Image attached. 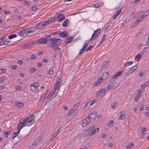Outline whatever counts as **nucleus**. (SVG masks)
Masks as SVG:
<instances>
[{
    "label": "nucleus",
    "mask_w": 149,
    "mask_h": 149,
    "mask_svg": "<svg viewBox=\"0 0 149 149\" xmlns=\"http://www.w3.org/2000/svg\"><path fill=\"white\" fill-rule=\"evenodd\" d=\"M38 86V84L37 82L33 83L32 85H30V88L32 91H34L37 89Z\"/></svg>",
    "instance_id": "obj_13"
},
{
    "label": "nucleus",
    "mask_w": 149,
    "mask_h": 149,
    "mask_svg": "<svg viewBox=\"0 0 149 149\" xmlns=\"http://www.w3.org/2000/svg\"><path fill=\"white\" fill-rule=\"evenodd\" d=\"M145 73L143 72H140L139 74V76L140 77H142Z\"/></svg>",
    "instance_id": "obj_56"
},
{
    "label": "nucleus",
    "mask_w": 149,
    "mask_h": 149,
    "mask_svg": "<svg viewBox=\"0 0 149 149\" xmlns=\"http://www.w3.org/2000/svg\"><path fill=\"white\" fill-rule=\"evenodd\" d=\"M95 127V126L92 125L91 127L88 128V129L85 130L83 132V135L84 136H87V134L88 132H91L92 130Z\"/></svg>",
    "instance_id": "obj_11"
},
{
    "label": "nucleus",
    "mask_w": 149,
    "mask_h": 149,
    "mask_svg": "<svg viewBox=\"0 0 149 149\" xmlns=\"http://www.w3.org/2000/svg\"><path fill=\"white\" fill-rule=\"evenodd\" d=\"M35 30V28L34 27L28 28V34L33 33Z\"/></svg>",
    "instance_id": "obj_24"
},
{
    "label": "nucleus",
    "mask_w": 149,
    "mask_h": 149,
    "mask_svg": "<svg viewBox=\"0 0 149 149\" xmlns=\"http://www.w3.org/2000/svg\"><path fill=\"white\" fill-rule=\"evenodd\" d=\"M38 144L37 143H33V145L30 146V149H34L35 147L37 146Z\"/></svg>",
    "instance_id": "obj_39"
},
{
    "label": "nucleus",
    "mask_w": 149,
    "mask_h": 149,
    "mask_svg": "<svg viewBox=\"0 0 149 149\" xmlns=\"http://www.w3.org/2000/svg\"><path fill=\"white\" fill-rule=\"evenodd\" d=\"M73 36H70L68 37L66 39L65 42V44L66 45H67L73 39Z\"/></svg>",
    "instance_id": "obj_17"
},
{
    "label": "nucleus",
    "mask_w": 149,
    "mask_h": 149,
    "mask_svg": "<svg viewBox=\"0 0 149 149\" xmlns=\"http://www.w3.org/2000/svg\"><path fill=\"white\" fill-rule=\"evenodd\" d=\"M17 37V35L15 34H11L8 36V38L9 39H11Z\"/></svg>",
    "instance_id": "obj_38"
},
{
    "label": "nucleus",
    "mask_w": 149,
    "mask_h": 149,
    "mask_svg": "<svg viewBox=\"0 0 149 149\" xmlns=\"http://www.w3.org/2000/svg\"><path fill=\"white\" fill-rule=\"evenodd\" d=\"M56 15H58L57 18L56 19H58V22H60L63 20H64L65 19V17L64 16V15L63 14H60L58 13H56Z\"/></svg>",
    "instance_id": "obj_10"
},
{
    "label": "nucleus",
    "mask_w": 149,
    "mask_h": 149,
    "mask_svg": "<svg viewBox=\"0 0 149 149\" xmlns=\"http://www.w3.org/2000/svg\"><path fill=\"white\" fill-rule=\"evenodd\" d=\"M23 3L24 5H26L27 6H28L29 5H30V3H29V2L27 1H24L23 2Z\"/></svg>",
    "instance_id": "obj_50"
},
{
    "label": "nucleus",
    "mask_w": 149,
    "mask_h": 149,
    "mask_svg": "<svg viewBox=\"0 0 149 149\" xmlns=\"http://www.w3.org/2000/svg\"><path fill=\"white\" fill-rule=\"evenodd\" d=\"M16 105L19 107H23L24 104L23 103L21 102H16L15 103Z\"/></svg>",
    "instance_id": "obj_32"
},
{
    "label": "nucleus",
    "mask_w": 149,
    "mask_h": 149,
    "mask_svg": "<svg viewBox=\"0 0 149 149\" xmlns=\"http://www.w3.org/2000/svg\"><path fill=\"white\" fill-rule=\"evenodd\" d=\"M33 115H30L28 117L26 118H21L19 120L18 130L20 131L22 127L25 125L30 126L33 124L35 122L33 118Z\"/></svg>",
    "instance_id": "obj_1"
},
{
    "label": "nucleus",
    "mask_w": 149,
    "mask_h": 149,
    "mask_svg": "<svg viewBox=\"0 0 149 149\" xmlns=\"http://www.w3.org/2000/svg\"><path fill=\"white\" fill-rule=\"evenodd\" d=\"M143 105L142 104L140 106V108L139 109V110L140 111H142V110H143Z\"/></svg>",
    "instance_id": "obj_64"
},
{
    "label": "nucleus",
    "mask_w": 149,
    "mask_h": 149,
    "mask_svg": "<svg viewBox=\"0 0 149 149\" xmlns=\"http://www.w3.org/2000/svg\"><path fill=\"white\" fill-rule=\"evenodd\" d=\"M97 115V112H94L93 113H90L89 116H88L91 119H94L96 117V115Z\"/></svg>",
    "instance_id": "obj_16"
},
{
    "label": "nucleus",
    "mask_w": 149,
    "mask_h": 149,
    "mask_svg": "<svg viewBox=\"0 0 149 149\" xmlns=\"http://www.w3.org/2000/svg\"><path fill=\"white\" fill-rule=\"evenodd\" d=\"M134 71L133 70H132L131 69H130L129 71L127 72V73L125 74V77H128L129 75H130L131 74L133 73L134 72Z\"/></svg>",
    "instance_id": "obj_25"
},
{
    "label": "nucleus",
    "mask_w": 149,
    "mask_h": 149,
    "mask_svg": "<svg viewBox=\"0 0 149 149\" xmlns=\"http://www.w3.org/2000/svg\"><path fill=\"white\" fill-rule=\"evenodd\" d=\"M109 75V72H104L101 75V77L104 79H105L108 77Z\"/></svg>",
    "instance_id": "obj_22"
},
{
    "label": "nucleus",
    "mask_w": 149,
    "mask_h": 149,
    "mask_svg": "<svg viewBox=\"0 0 149 149\" xmlns=\"http://www.w3.org/2000/svg\"><path fill=\"white\" fill-rule=\"evenodd\" d=\"M47 38H41L38 39V43L42 44H47L48 41H49V39Z\"/></svg>",
    "instance_id": "obj_8"
},
{
    "label": "nucleus",
    "mask_w": 149,
    "mask_h": 149,
    "mask_svg": "<svg viewBox=\"0 0 149 149\" xmlns=\"http://www.w3.org/2000/svg\"><path fill=\"white\" fill-rule=\"evenodd\" d=\"M85 50V49L82 48L81 49H80L79 53V54L80 55Z\"/></svg>",
    "instance_id": "obj_52"
},
{
    "label": "nucleus",
    "mask_w": 149,
    "mask_h": 149,
    "mask_svg": "<svg viewBox=\"0 0 149 149\" xmlns=\"http://www.w3.org/2000/svg\"><path fill=\"white\" fill-rule=\"evenodd\" d=\"M148 85L149 83L148 82H146L145 84H142L141 87V88L144 89V88L148 86Z\"/></svg>",
    "instance_id": "obj_36"
},
{
    "label": "nucleus",
    "mask_w": 149,
    "mask_h": 149,
    "mask_svg": "<svg viewBox=\"0 0 149 149\" xmlns=\"http://www.w3.org/2000/svg\"><path fill=\"white\" fill-rule=\"evenodd\" d=\"M10 131H6L5 132H4V135L5 137H8V136L9 134H10Z\"/></svg>",
    "instance_id": "obj_37"
},
{
    "label": "nucleus",
    "mask_w": 149,
    "mask_h": 149,
    "mask_svg": "<svg viewBox=\"0 0 149 149\" xmlns=\"http://www.w3.org/2000/svg\"><path fill=\"white\" fill-rule=\"evenodd\" d=\"M58 92L56 91H54L53 93L51 95L50 97L49 98V100H52L53 98L54 97L57 95Z\"/></svg>",
    "instance_id": "obj_21"
},
{
    "label": "nucleus",
    "mask_w": 149,
    "mask_h": 149,
    "mask_svg": "<svg viewBox=\"0 0 149 149\" xmlns=\"http://www.w3.org/2000/svg\"><path fill=\"white\" fill-rule=\"evenodd\" d=\"M118 77L117 76L116 74L114 75V76L110 80L111 81H112L113 80H114L116 81V80L117 79Z\"/></svg>",
    "instance_id": "obj_43"
},
{
    "label": "nucleus",
    "mask_w": 149,
    "mask_h": 149,
    "mask_svg": "<svg viewBox=\"0 0 149 149\" xmlns=\"http://www.w3.org/2000/svg\"><path fill=\"white\" fill-rule=\"evenodd\" d=\"M141 21V20H140V19L137 20L135 22V24L136 25H137Z\"/></svg>",
    "instance_id": "obj_63"
},
{
    "label": "nucleus",
    "mask_w": 149,
    "mask_h": 149,
    "mask_svg": "<svg viewBox=\"0 0 149 149\" xmlns=\"http://www.w3.org/2000/svg\"><path fill=\"white\" fill-rule=\"evenodd\" d=\"M6 71L5 69H2L0 68V73L2 74L5 73Z\"/></svg>",
    "instance_id": "obj_57"
},
{
    "label": "nucleus",
    "mask_w": 149,
    "mask_h": 149,
    "mask_svg": "<svg viewBox=\"0 0 149 149\" xmlns=\"http://www.w3.org/2000/svg\"><path fill=\"white\" fill-rule=\"evenodd\" d=\"M28 43L29 44V47H31L34 45V43L33 42L31 41H30Z\"/></svg>",
    "instance_id": "obj_47"
},
{
    "label": "nucleus",
    "mask_w": 149,
    "mask_h": 149,
    "mask_svg": "<svg viewBox=\"0 0 149 149\" xmlns=\"http://www.w3.org/2000/svg\"><path fill=\"white\" fill-rule=\"evenodd\" d=\"M116 83V81L113 80L111 81L107 87V89L108 91L113 89L115 86V84Z\"/></svg>",
    "instance_id": "obj_7"
},
{
    "label": "nucleus",
    "mask_w": 149,
    "mask_h": 149,
    "mask_svg": "<svg viewBox=\"0 0 149 149\" xmlns=\"http://www.w3.org/2000/svg\"><path fill=\"white\" fill-rule=\"evenodd\" d=\"M17 66L16 65H13L11 66V68L13 70H15L17 68Z\"/></svg>",
    "instance_id": "obj_55"
},
{
    "label": "nucleus",
    "mask_w": 149,
    "mask_h": 149,
    "mask_svg": "<svg viewBox=\"0 0 149 149\" xmlns=\"http://www.w3.org/2000/svg\"><path fill=\"white\" fill-rule=\"evenodd\" d=\"M138 67L136 66V65L134 66L133 67H132V68H131L132 70H133L134 71H135V70L137 69Z\"/></svg>",
    "instance_id": "obj_58"
},
{
    "label": "nucleus",
    "mask_w": 149,
    "mask_h": 149,
    "mask_svg": "<svg viewBox=\"0 0 149 149\" xmlns=\"http://www.w3.org/2000/svg\"><path fill=\"white\" fill-rule=\"evenodd\" d=\"M47 25V22L45 21L42 22H40L36 24V28L38 30H40Z\"/></svg>",
    "instance_id": "obj_5"
},
{
    "label": "nucleus",
    "mask_w": 149,
    "mask_h": 149,
    "mask_svg": "<svg viewBox=\"0 0 149 149\" xmlns=\"http://www.w3.org/2000/svg\"><path fill=\"white\" fill-rule=\"evenodd\" d=\"M61 84V82H58L57 84L56 85L54 89V91H56L59 92V89L58 88L60 87V85Z\"/></svg>",
    "instance_id": "obj_20"
},
{
    "label": "nucleus",
    "mask_w": 149,
    "mask_h": 149,
    "mask_svg": "<svg viewBox=\"0 0 149 149\" xmlns=\"http://www.w3.org/2000/svg\"><path fill=\"white\" fill-rule=\"evenodd\" d=\"M104 79L101 77H99L98 80L96 82H94L93 84L94 86H97L103 81Z\"/></svg>",
    "instance_id": "obj_12"
},
{
    "label": "nucleus",
    "mask_w": 149,
    "mask_h": 149,
    "mask_svg": "<svg viewBox=\"0 0 149 149\" xmlns=\"http://www.w3.org/2000/svg\"><path fill=\"white\" fill-rule=\"evenodd\" d=\"M103 5L104 3L103 2H99L94 4L93 6L95 8H97Z\"/></svg>",
    "instance_id": "obj_28"
},
{
    "label": "nucleus",
    "mask_w": 149,
    "mask_h": 149,
    "mask_svg": "<svg viewBox=\"0 0 149 149\" xmlns=\"http://www.w3.org/2000/svg\"><path fill=\"white\" fill-rule=\"evenodd\" d=\"M146 129V128H144L142 129L141 133H142L143 135H144L145 134V132Z\"/></svg>",
    "instance_id": "obj_53"
},
{
    "label": "nucleus",
    "mask_w": 149,
    "mask_h": 149,
    "mask_svg": "<svg viewBox=\"0 0 149 149\" xmlns=\"http://www.w3.org/2000/svg\"><path fill=\"white\" fill-rule=\"evenodd\" d=\"M63 129V128L62 127H60L59 128L58 130L55 132L52 136L51 139L50 140V141H51V140L53 141L55 138L56 137V136L57 135L59 132L62 131Z\"/></svg>",
    "instance_id": "obj_9"
},
{
    "label": "nucleus",
    "mask_w": 149,
    "mask_h": 149,
    "mask_svg": "<svg viewBox=\"0 0 149 149\" xmlns=\"http://www.w3.org/2000/svg\"><path fill=\"white\" fill-rule=\"evenodd\" d=\"M106 89L103 88L101 89L98 91L97 94V96L99 98L102 97L106 93Z\"/></svg>",
    "instance_id": "obj_6"
},
{
    "label": "nucleus",
    "mask_w": 149,
    "mask_h": 149,
    "mask_svg": "<svg viewBox=\"0 0 149 149\" xmlns=\"http://www.w3.org/2000/svg\"><path fill=\"white\" fill-rule=\"evenodd\" d=\"M94 46H90V47H88L87 49V50H86V52H87V51H89V50H91V48L93 47Z\"/></svg>",
    "instance_id": "obj_59"
},
{
    "label": "nucleus",
    "mask_w": 149,
    "mask_h": 149,
    "mask_svg": "<svg viewBox=\"0 0 149 149\" xmlns=\"http://www.w3.org/2000/svg\"><path fill=\"white\" fill-rule=\"evenodd\" d=\"M52 35H52V34H49L48 35H45V36L46 37V38H50V37H51V36Z\"/></svg>",
    "instance_id": "obj_62"
},
{
    "label": "nucleus",
    "mask_w": 149,
    "mask_h": 149,
    "mask_svg": "<svg viewBox=\"0 0 149 149\" xmlns=\"http://www.w3.org/2000/svg\"><path fill=\"white\" fill-rule=\"evenodd\" d=\"M117 102H115L113 103L111 105V107L112 108L114 109L116 108V106L117 105Z\"/></svg>",
    "instance_id": "obj_40"
},
{
    "label": "nucleus",
    "mask_w": 149,
    "mask_h": 149,
    "mask_svg": "<svg viewBox=\"0 0 149 149\" xmlns=\"http://www.w3.org/2000/svg\"><path fill=\"white\" fill-rule=\"evenodd\" d=\"M38 8L36 6H34L32 7L31 10L33 11H36L37 10Z\"/></svg>",
    "instance_id": "obj_49"
},
{
    "label": "nucleus",
    "mask_w": 149,
    "mask_h": 149,
    "mask_svg": "<svg viewBox=\"0 0 149 149\" xmlns=\"http://www.w3.org/2000/svg\"><path fill=\"white\" fill-rule=\"evenodd\" d=\"M79 105V103H77L76 104L74 105L72 107L73 109L76 111L78 108Z\"/></svg>",
    "instance_id": "obj_35"
},
{
    "label": "nucleus",
    "mask_w": 149,
    "mask_h": 149,
    "mask_svg": "<svg viewBox=\"0 0 149 149\" xmlns=\"http://www.w3.org/2000/svg\"><path fill=\"white\" fill-rule=\"evenodd\" d=\"M36 70L34 69V68H33L30 69L29 70V71L31 72L34 73Z\"/></svg>",
    "instance_id": "obj_60"
},
{
    "label": "nucleus",
    "mask_w": 149,
    "mask_h": 149,
    "mask_svg": "<svg viewBox=\"0 0 149 149\" xmlns=\"http://www.w3.org/2000/svg\"><path fill=\"white\" fill-rule=\"evenodd\" d=\"M134 146V144L132 143H131L129 145H127L126 146L127 149H131Z\"/></svg>",
    "instance_id": "obj_34"
},
{
    "label": "nucleus",
    "mask_w": 149,
    "mask_h": 149,
    "mask_svg": "<svg viewBox=\"0 0 149 149\" xmlns=\"http://www.w3.org/2000/svg\"><path fill=\"white\" fill-rule=\"evenodd\" d=\"M29 47V44L28 43H27L23 45L22 47H23L24 48H26Z\"/></svg>",
    "instance_id": "obj_44"
},
{
    "label": "nucleus",
    "mask_w": 149,
    "mask_h": 149,
    "mask_svg": "<svg viewBox=\"0 0 149 149\" xmlns=\"http://www.w3.org/2000/svg\"><path fill=\"white\" fill-rule=\"evenodd\" d=\"M7 39L6 38H2L0 39V45L6 44L8 42L7 41Z\"/></svg>",
    "instance_id": "obj_18"
},
{
    "label": "nucleus",
    "mask_w": 149,
    "mask_h": 149,
    "mask_svg": "<svg viewBox=\"0 0 149 149\" xmlns=\"http://www.w3.org/2000/svg\"><path fill=\"white\" fill-rule=\"evenodd\" d=\"M149 13V11L147 10L146 11H145L144 13L143 14V15H144V16H147Z\"/></svg>",
    "instance_id": "obj_48"
},
{
    "label": "nucleus",
    "mask_w": 149,
    "mask_h": 149,
    "mask_svg": "<svg viewBox=\"0 0 149 149\" xmlns=\"http://www.w3.org/2000/svg\"><path fill=\"white\" fill-rule=\"evenodd\" d=\"M142 56L143 55L142 53H139L135 57V61H139Z\"/></svg>",
    "instance_id": "obj_15"
},
{
    "label": "nucleus",
    "mask_w": 149,
    "mask_h": 149,
    "mask_svg": "<svg viewBox=\"0 0 149 149\" xmlns=\"http://www.w3.org/2000/svg\"><path fill=\"white\" fill-rule=\"evenodd\" d=\"M95 101L96 100H90L88 102V104H89L91 106L95 102Z\"/></svg>",
    "instance_id": "obj_42"
},
{
    "label": "nucleus",
    "mask_w": 149,
    "mask_h": 149,
    "mask_svg": "<svg viewBox=\"0 0 149 149\" xmlns=\"http://www.w3.org/2000/svg\"><path fill=\"white\" fill-rule=\"evenodd\" d=\"M124 70V68H123V69L122 71L118 72L116 74L118 77L121 75L123 71Z\"/></svg>",
    "instance_id": "obj_41"
},
{
    "label": "nucleus",
    "mask_w": 149,
    "mask_h": 149,
    "mask_svg": "<svg viewBox=\"0 0 149 149\" xmlns=\"http://www.w3.org/2000/svg\"><path fill=\"white\" fill-rule=\"evenodd\" d=\"M113 123L114 121L113 120H110L108 122L107 126L109 127H111L113 126Z\"/></svg>",
    "instance_id": "obj_30"
},
{
    "label": "nucleus",
    "mask_w": 149,
    "mask_h": 149,
    "mask_svg": "<svg viewBox=\"0 0 149 149\" xmlns=\"http://www.w3.org/2000/svg\"><path fill=\"white\" fill-rule=\"evenodd\" d=\"M31 58L32 59H35L37 58L36 55L34 54H32L31 56Z\"/></svg>",
    "instance_id": "obj_46"
},
{
    "label": "nucleus",
    "mask_w": 149,
    "mask_h": 149,
    "mask_svg": "<svg viewBox=\"0 0 149 149\" xmlns=\"http://www.w3.org/2000/svg\"><path fill=\"white\" fill-rule=\"evenodd\" d=\"M132 61H129L126 63L123 66V67H126L130 65H132L133 63Z\"/></svg>",
    "instance_id": "obj_31"
},
{
    "label": "nucleus",
    "mask_w": 149,
    "mask_h": 149,
    "mask_svg": "<svg viewBox=\"0 0 149 149\" xmlns=\"http://www.w3.org/2000/svg\"><path fill=\"white\" fill-rule=\"evenodd\" d=\"M24 30H25V35H28V28H26L25 29H24Z\"/></svg>",
    "instance_id": "obj_61"
},
{
    "label": "nucleus",
    "mask_w": 149,
    "mask_h": 149,
    "mask_svg": "<svg viewBox=\"0 0 149 149\" xmlns=\"http://www.w3.org/2000/svg\"><path fill=\"white\" fill-rule=\"evenodd\" d=\"M91 120L90 118L88 116L85 119L83 120L82 122L81 123V125L83 127H86L87 125H89L91 123Z\"/></svg>",
    "instance_id": "obj_3"
},
{
    "label": "nucleus",
    "mask_w": 149,
    "mask_h": 149,
    "mask_svg": "<svg viewBox=\"0 0 149 149\" xmlns=\"http://www.w3.org/2000/svg\"><path fill=\"white\" fill-rule=\"evenodd\" d=\"M99 130V128L95 129L94 130H93L91 132H88V134H87V136H91L96 134L98 131Z\"/></svg>",
    "instance_id": "obj_14"
},
{
    "label": "nucleus",
    "mask_w": 149,
    "mask_h": 149,
    "mask_svg": "<svg viewBox=\"0 0 149 149\" xmlns=\"http://www.w3.org/2000/svg\"><path fill=\"white\" fill-rule=\"evenodd\" d=\"M61 42V40L60 39L49 38V43H50V46L53 48L56 52H57L60 56H61L62 52L61 49L58 46Z\"/></svg>",
    "instance_id": "obj_2"
},
{
    "label": "nucleus",
    "mask_w": 149,
    "mask_h": 149,
    "mask_svg": "<svg viewBox=\"0 0 149 149\" xmlns=\"http://www.w3.org/2000/svg\"><path fill=\"white\" fill-rule=\"evenodd\" d=\"M25 33L24 29L18 32V34L20 36H24L25 35Z\"/></svg>",
    "instance_id": "obj_27"
},
{
    "label": "nucleus",
    "mask_w": 149,
    "mask_h": 149,
    "mask_svg": "<svg viewBox=\"0 0 149 149\" xmlns=\"http://www.w3.org/2000/svg\"><path fill=\"white\" fill-rule=\"evenodd\" d=\"M106 37H107L106 35H105L102 38L101 40H102V41H103L104 42V41L105 40L106 38Z\"/></svg>",
    "instance_id": "obj_54"
},
{
    "label": "nucleus",
    "mask_w": 149,
    "mask_h": 149,
    "mask_svg": "<svg viewBox=\"0 0 149 149\" xmlns=\"http://www.w3.org/2000/svg\"><path fill=\"white\" fill-rule=\"evenodd\" d=\"M109 61H107L104 62L102 66V69H104L107 67H108L109 65Z\"/></svg>",
    "instance_id": "obj_23"
},
{
    "label": "nucleus",
    "mask_w": 149,
    "mask_h": 149,
    "mask_svg": "<svg viewBox=\"0 0 149 149\" xmlns=\"http://www.w3.org/2000/svg\"><path fill=\"white\" fill-rule=\"evenodd\" d=\"M56 19H55L53 17H52L50 18V20H49L48 21H46L45 22H47V25H48L52 22L54 21Z\"/></svg>",
    "instance_id": "obj_33"
},
{
    "label": "nucleus",
    "mask_w": 149,
    "mask_h": 149,
    "mask_svg": "<svg viewBox=\"0 0 149 149\" xmlns=\"http://www.w3.org/2000/svg\"><path fill=\"white\" fill-rule=\"evenodd\" d=\"M122 12V10L121 9H119L116 12V14L117 16L119 15Z\"/></svg>",
    "instance_id": "obj_45"
},
{
    "label": "nucleus",
    "mask_w": 149,
    "mask_h": 149,
    "mask_svg": "<svg viewBox=\"0 0 149 149\" xmlns=\"http://www.w3.org/2000/svg\"><path fill=\"white\" fill-rule=\"evenodd\" d=\"M69 20L68 19H67L65 20L63 23V26L64 27H66L68 26L69 24Z\"/></svg>",
    "instance_id": "obj_29"
},
{
    "label": "nucleus",
    "mask_w": 149,
    "mask_h": 149,
    "mask_svg": "<svg viewBox=\"0 0 149 149\" xmlns=\"http://www.w3.org/2000/svg\"><path fill=\"white\" fill-rule=\"evenodd\" d=\"M100 29H98L95 30L91 38L90 39L91 41L94 40L97 37H98L100 32Z\"/></svg>",
    "instance_id": "obj_4"
},
{
    "label": "nucleus",
    "mask_w": 149,
    "mask_h": 149,
    "mask_svg": "<svg viewBox=\"0 0 149 149\" xmlns=\"http://www.w3.org/2000/svg\"><path fill=\"white\" fill-rule=\"evenodd\" d=\"M140 97H139V96H137L136 95H135V97L134 98V100L135 101L137 102L139 100V99Z\"/></svg>",
    "instance_id": "obj_51"
},
{
    "label": "nucleus",
    "mask_w": 149,
    "mask_h": 149,
    "mask_svg": "<svg viewBox=\"0 0 149 149\" xmlns=\"http://www.w3.org/2000/svg\"><path fill=\"white\" fill-rule=\"evenodd\" d=\"M120 113L121 114L119 116V119L122 120L124 119L125 118V115H124V114L125 113V112L121 111L120 112Z\"/></svg>",
    "instance_id": "obj_26"
},
{
    "label": "nucleus",
    "mask_w": 149,
    "mask_h": 149,
    "mask_svg": "<svg viewBox=\"0 0 149 149\" xmlns=\"http://www.w3.org/2000/svg\"><path fill=\"white\" fill-rule=\"evenodd\" d=\"M59 34L61 37H62L64 38H66L68 36V34L66 33V31H63L62 32H61L60 31Z\"/></svg>",
    "instance_id": "obj_19"
}]
</instances>
